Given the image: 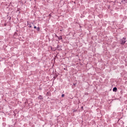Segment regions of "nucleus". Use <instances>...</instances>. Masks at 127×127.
Returning <instances> with one entry per match:
<instances>
[{
    "label": "nucleus",
    "mask_w": 127,
    "mask_h": 127,
    "mask_svg": "<svg viewBox=\"0 0 127 127\" xmlns=\"http://www.w3.org/2000/svg\"><path fill=\"white\" fill-rule=\"evenodd\" d=\"M117 90H118V89L117 88V87L113 88V92H117Z\"/></svg>",
    "instance_id": "f03ea898"
},
{
    "label": "nucleus",
    "mask_w": 127,
    "mask_h": 127,
    "mask_svg": "<svg viewBox=\"0 0 127 127\" xmlns=\"http://www.w3.org/2000/svg\"><path fill=\"white\" fill-rule=\"evenodd\" d=\"M122 2L127 3V1L126 0H122Z\"/></svg>",
    "instance_id": "20e7f679"
},
{
    "label": "nucleus",
    "mask_w": 127,
    "mask_h": 127,
    "mask_svg": "<svg viewBox=\"0 0 127 127\" xmlns=\"http://www.w3.org/2000/svg\"><path fill=\"white\" fill-rule=\"evenodd\" d=\"M120 43L121 44H125V43H126V38H123V39L121 41Z\"/></svg>",
    "instance_id": "f257e3e1"
},
{
    "label": "nucleus",
    "mask_w": 127,
    "mask_h": 127,
    "mask_svg": "<svg viewBox=\"0 0 127 127\" xmlns=\"http://www.w3.org/2000/svg\"><path fill=\"white\" fill-rule=\"evenodd\" d=\"M34 28H37L36 26H34Z\"/></svg>",
    "instance_id": "6e6552de"
},
{
    "label": "nucleus",
    "mask_w": 127,
    "mask_h": 127,
    "mask_svg": "<svg viewBox=\"0 0 127 127\" xmlns=\"http://www.w3.org/2000/svg\"><path fill=\"white\" fill-rule=\"evenodd\" d=\"M29 27H31V26H30Z\"/></svg>",
    "instance_id": "1a4fd4ad"
},
{
    "label": "nucleus",
    "mask_w": 127,
    "mask_h": 127,
    "mask_svg": "<svg viewBox=\"0 0 127 127\" xmlns=\"http://www.w3.org/2000/svg\"><path fill=\"white\" fill-rule=\"evenodd\" d=\"M64 96H65V95H64V94H63L62 95V97H64Z\"/></svg>",
    "instance_id": "423d86ee"
},
{
    "label": "nucleus",
    "mask_w": 127,
    "mask_h": 127,
    "mask_svg": "<svg viewBox=\"0 0 127 127\" xmlns=\"http://www.w3.org/2000/svg\"><path fill=\"white\" fill-rule=\"evenodd\" d=\"M37 30H38V31H39V27L37 28Z\"/></svg>",
    "instance_id": "0eeeda50"
},
{
    "label": "nucleus",
    "mask_w": 127,
    "mask_h": 127,
    "mask_svg": "<svg viewBox=\"0 0 127 127\" xmlns=\"http://www.w3.org/2000/svg\"><path fill=\"white\" fill-rule=\"evenodd\" d=\"M58 39L59 40H62V36H60V37H58Z\"/></svg>",
    "instance_id": "7ed1b4c3"
},
{
    "label": "nucleus",
    "mask_w": 127,
    "mask_h": 127,
    "mask_svg": "<svg viewBox=\"0 0 127 127\" xmlns=\"http://www.w3.org/2000/svg\"><path fill=\"white\" fill-rule=\"evenodd\" d=\"M39 99H40V100L42 99V96H40L39 97Z\"/></svg>",
    "instance_id": "39448f33"
}]
</instances>
